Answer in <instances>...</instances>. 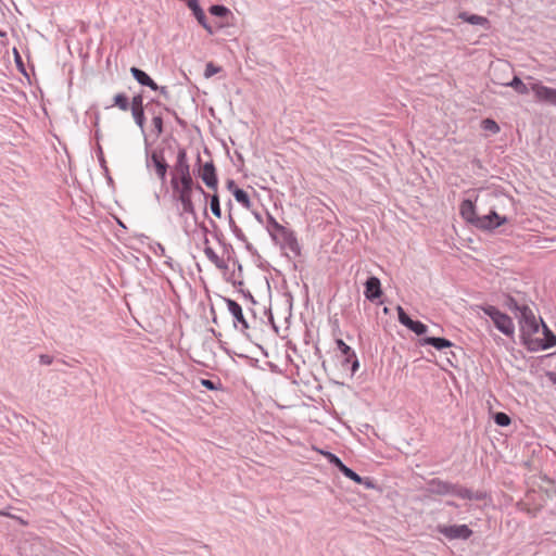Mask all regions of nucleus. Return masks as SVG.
<instances>
[{
    "instance_id": "f257e3e1",
    "label": "nucleus",
    "mask_w": 556,
    "mask_h": 556,
    "mask_svg": "<svg viewBox=\"0 0 556 556\" xmlns=\"http://www.w3.org/2000/svg\"><path fill=\"white\" fill-rule=\"evenodd\" d=\"M172 188L175 199L179 202V216L182 218L185 231L190 230V215H195V208L192 202L193 182L179 184L177 177H172Z\"/></svg>"
},
{
    "instance_id": "39448f33",
    "label": "nucleus",
    "mask_w": 556,
    "mask_h": 556,
    "mask_svg": "<svg viewBox=\"0 0 556 556\" xmlns=\"http://www.w3.org/2000/svg\"><path fill=\"white\" fill-rule=\"evenodd\" d=\"M506 223L507 218L505 216H500L494 210H491L489 214L476 219L475 227L482 230H493Z\"/></svg>"
},
{
    "instance_id": "9b49d317",
    "label": "nucleus",
    "mask_w": 556,
    "mask_h": 556,
    "mask_svg": "<svg viewBox=\"0 0 556 556\" xmlns=\"http://www.w3.org/2000/svg\"><path fill=\"white\" fill-rule=\"evenodd\" d=\"M365 296L369 301H375L382 294L381 282L379 278L371 276L365 282Z\"/></svg>"
},
{
    "instance_id": "49530a36",
    "label": "nucleus",
    "mask_w": 556,
    "mask_h": 556,
    "mask_svg": "<svg viewBox=\"0 0 556 556\" xmlns=\"http://www.w3.org/2000/svg\"><path fill=\"white\" fill-rule=\"evenodd\" d=\"M352 358H353V361H352V368L351 369H352V372L354 374L357 370V368L359 366V363H358V359L356 358L355 354H354V356H351V359Z\"/></svg>"
},
{
    "instance_id": "a18cd8bd",
    "label": "nucleus",
    "mask_w": 556,
    "mask_h": 556,
    "mask_svg": "<svg viewBox=\"0 0 556 556\" xmlns=\"http://www.w3.org/2000/svg\"><path fill=\"white\" fill-rule=\"evenodd\" d=\"M226 187H227V189H228L232 194H233V190H236V189H240V188L236 185V182H235L233 180H231V179H229V180L227 181Z\"/></svg>"
},
{
    "instance_id": "aec40b11",
    "label": "nucleus",
    "mask_w": 556,
    "mask_h": 556,
    "mask_svg": "<svg viewBox=\"0 0 556 556\" xmlns=\"http://www.w3.org/2000/svg\"><path fill=\"white\" fill-rule=\"evenodd\" d=\"M204 254L210 262H212L217 268L224 269L226 268L225 261L220 258L216 252L211 247L204 248Z\"/></svg>"
},
{
    "instance_id": "b1692460",
    "label": "nucleus",
    "mask_w": 556,
    "mask_h": 556,
    "mask_svg": "<svg viewBox=\"0 0 556 556\" xmlns=\"http://www.w3.org/2000/svg\"><path fill=\"white\" fill-rule=\"evenodd\" d=\"M505 86L514 88L519 94H527L529 92L528 86L518 76H515L513 80L506 83Z\"/></svg>"
},
{
    "instance_id": "7c9ffc66",
    "label": "nucleus",
    "mask_w": 556,
    "mask_h": 556,
    "mask_svg": "<svg viewBox=\"0 0 556 556\" xmlns=\"http://www.w3.org/2000/svg\"><path fill=\"white\" fill-rule=\"evenodd\" d=\"M396 311H397L399 321L402 325H404L405 327L409 328L414 320L405 313V311L403 309L402 306H397Z\"/></svg>"
},
{
    "instance_id": "7ed1b4c3",
    "label": "nucleus",
    "mask_w": 556,
    "mask_h": 556,
    "mask_svg": "<svg viewBox=\"0 0 556 556\" xmlns=\"http://www.w3.org/2000/svg\"><path fill=\"white\" fill-rule=\"evenodd\" d=\"M437 531L447 540H468L472 535V530L467 525H438Z\"/></svg>"
},
{
    "instance_id": "de8ad7c7",
    "label": "nucleus",
    "mask_w": 556,
    "mask_h": 556,
    "mask_svg": "<svg viewBox=\"0 0 556 556\" xmlns=\"http://www.w3.org/2000/svg\"><path fill=\"white\" fill-rule=\"evenodd\" d=\"M193 189L198 190V192L202 193L205 198L207 197V193L204 191V189L200 185H193Z\"/></svg>"
},
{
    "instance_id": "473e14b6",
    "label": "nucleus",
    "mask_w": 556,
    "mask_h": 556,
    "mask_svg": "<svg viewBox=\"0 0 556 556\" xmlns=\"http://www.w3.org/2000/svg\"><path fill=\"white\" fill-rule=\"evenodd\" d=\"M482 127L484 130L491 131L492 134H497L500 131L497 123L490 118L482 121Z\"/></svg>"
},
{
    "instance_id": "a878e982",
    "label": "nucleus",
    "mask_w": 556,
    "mask_h": 556,
    "mask_svg": "<svg viewBox=\"0 0 556 556\" xmlns=\"http://www.w3.org/2000/svg\"><path fill=\"white\" fill-rule=\"evenodd\" d=\"M543 328L545 333V340L544 343H542L541 348L543 350H547L556 344V337L548 330V328L544 324Z\"/></svg>"
},
{
    "instance_id": "f8f14e48",
    "label": "nucleus",
    "mask_w": 556,
    "mask_h": 556,
    "mask_svg": "<svg viewBox=\"0 0 556 556\" xmlns=\"http://www.w3.org/2000/svg\"><path fill=\"white\" fill-rule=\"evenodd\" d=\"M188 8L192 11V13H193L194 17L197 18V21L199 22V24L205 30H207L210 34H213V28L211 27L210 24H207L205 13L202 10V8L200 7L199 1L198 0H191L188 3Z\"/></svg>"
},
{
    "instance_id": "9d476101",
    "label": "nucleus",
    "mask_w": 556,
    "mask_h": 556,
    "mask_svg": "<svg viewBox=\"0 0 556 556\" xmlns=\"http://www.w3.org/2000/svg\"><path fill=\"white\" fill-rule=\"evenodd\" d=\"M225 301H226V305H227L229 313L235 318V326L240 324L242 329H248L249 325H248L247 319L243 316L241 305L231 299H226Z\"/></svg>"
},
{
    "instance_id": "a19ab883",
    "label": "nucleus",
    "mask_w": 556,
    "mask_h": 556,
    "mask_svg": "<svg viewBox=\"0 0 556 556\" xmlns=\"http://www.w3.org/2000/svg\"><path fill=\"white\" fill-rule=\"evenodd\" d=\"M200 382L207 390H219L220 389V383H216L210 379H201Z\"/></svg>"
},
{
    "instance_id": "2eb2a0df",
    "label": "nucleus",
    "mask_w": 556,
    "mask_h": 556,
    "mask_svg": "<svg viewBox=\"0 0 556 556\" xmlns=\"http://www.w3.org/2000/svg\"><path fill=\"white\" fill-rule=\"evenodd\" d=\"M130 73L140 85L147 86L154 91L159 89V86L155 84V81L142 70L132 66L130 68Z\"/></svg>"
},
{
    "instance_id": "72a5a7b5",
    "label": "nucleus",
    "mask_w": 556,
    "mask_h": 556,
    "mask_svg": "<svg viewBox=\"0 0 556 556\" xmlns=\"http://www.w3.org/2000/svg\"><path fill=\"white\" fill-rule=\"evenodd\" d=\"M326 455H327V457H328V459H329L330 464H332L333 466H336V467H337V468H338L342 473H343V470H344L345 468H349V467H348V466H345V465L342 463V460H341L338 456H336L334 454H332V453H329V452H328Z\"/></svg>"
},
{
    "instance_id": "bb28decb",
    "label": "nucleus",
    "mask_w": 556,
    "mask_h": 556,
    "mask_svg": "<svg viewBox=\"0 0 556 556\" xmlns=\"http://www.w3.org/2000/svg\"><path fill=\"white\" fill-rule=\"evenodd\" d=\"M131 115L135 119V123L140 128L141 132H144V123H146L144 110H131Z\"/></svg>"
},
{
    "instance_id": "412c9836",
    "label": "nucleus",
    "mask_w": 556,
    "mask_h": 556,
    "mask_svg": "<svg viewBox=\"0 0 556 556\" xmlns=\"http://www.w3.org/2000/svg\"><path fill=\"white\" fill-rule=\"evenodd\" d=\"M283 241H285V244L286 247L293 253L295 254H300V245H299V242L295 238V236L293 235L292 231H288L283 237H282Z\"/></svg>"
},
{
    "instance_id": "1a4fd4ad",
    "label": "nucleus",
    "mask_w": 556,
    "mask_h": 556,
    "mask_svg": "<svg viewBox=\"0 0 556 556\" xmlns=\"http://www.w3.org/2000/svg\"><path fill=\"white\" fill-rule=\"evenodd\" d=\"M531 90L539 101L556 105V89L544 86L541 83H534L531 86Z\"/></svg>"
},
{
    "instance_id": "a211bd4d",
    "label": "nucleus",
    "mask_w": 556,
    "mask_h": 556,
    "mask_svg": "<svg viewBox=\"0 0 556 556\" xmlns=\"http://www.w3.org/2000/svg\"><path fill=\"white\" fill-rule=\"evenodd\" d=\"M458 492V497L463 500L484 501L488 497V494L484 491H472L462 485Z\"/></svg>"
},
{
    "instance_id": "cd10ccee",
    "label": "nucleus",
    "mask_w": 556,
    "mask_h": 556,
    "mask_svg": "<svg viewBox=\"0 0 556 556\" xmlns=\"http://www.w3.org/2000/svg\"><path fill=\"white\" fill-rule=\"evenodd\" d=\"M210 208H211L212 214L215 217H217V218L222 217L219 198L216 193L211 197Z\"/></svg>"
},
{
    "instance_id": "4c0bfd02",
    "label": "nucleus",
    "mask_w": 556,
    "mask_h": 556,
    "mask_svg": "<svg viewBox=\"0 0 556 556\" xmlns=\"http://www.w3.org/2000/svg\"><path fill=\"white\" fill-rule=\"evenodd\" d=\"M220 72V67L214 65L212 62L207 63L204 71V76L210 78Z\"/></svg>"
},
{
    "instance_id": "6ab92c4d",
    "label": "nucleus",
    "mask_w": 556,
    "mask_h": 556,
    "mask_svg": "<svg viewBox=\"0 0 556 556\" xmlns=\"http://www.w3.org/2000/svg\"><path fill=\"white\" fill-rule=\"evenodd\" d=\"M268 231L273 240L277 241V236L283 237L289 230L280 225L271 215H268Z\"/></svg>"
},
{
    "instance_id": "0eeeda50",
    "label": "nucleus",
    "mask_w": 556,
    "mask_h": 556,
    "mask_svg": "<svg viewBox=\"0 0 556 556\" xmlns=\"http://www.w3.org/2000/svg\"><path fill=\"white\" fill-rule=\"evenodd\" d=\"M153 165L155 168V173L161 180V182H165L168 164L166 163L163 154L157 151H153L150 155V159L147 161V166Z\"/></svg>"
},
{
    "instance_id": "c756f323",
    "label": "nucleus",
    "mask_w": 556,
    "mask_h": 556,
    "mask_svg": "<svg viewBox=\"0 0 556 556\" xmlns=\"http://www.w3.org/2000/svg\"><path fill=\"white\" fill-rule=\"evenodd\" d=\"M396 311H397L399 321L402 325H404L405 327L409 328L414 320L405 313V311L403 309L402 306H397Z\"/></svg>"
},
{
    "instance_id": "20e7f679",
    "label": "nucleus",
    "mask_w": 556,
    "mask_h": 556,
    "mask_svg": "<svg viewBox=\"0 0 556 556\" xmlns=\"http://www.w3.org/2000/svg\"><path fill=\"white\" fill-rule=\"evenodd\" d=\"M177 177L179 184L193 182L190 165L188 163L187 153L185 149H179L177 153V160L174 165V175Z\"/></svg>"
},
{
    "instance_id": "603ef678",
    "label": "nucleus",
    "mask_w": 556,
    "mask_h": 556,
    "mask_svg": "<svg viewBox=\"0 0 556 556\" xmlns=\"http://www.w3.org/2000/svg\"><path fill=\"white\" fill-rule=\"evenodd\" d=\"M549 379L552 380L553 383L556 384V372L549 374Z\"/></svg>"
},
{
    "instance_id": "58836bf2",
    "label": "nucleus",
    "mask_w": 556,
    "mask_h": 556,
    "mask_svg": "<svg viewBox=\"0 0 556 556\" xmlns=\"http://www.w3.org/2000/svg\"><path fill=\"white\" fill-rule=\"evenodd\" d=\"M506 306L510 309V311H515V312H520L521 311V307L522 305L518 303V301L511 296H507L506 299Z\"/></svg>"
},
{
    "instance_id": "393cba45",
    "label": "nucleus",
    "mask_w": 556,
    "mask_h": 556,
    "mask_svg": "<svg viewBox=\"0 0 556 556\" xmlns=\"http://www.w3.org/2000/svg\"><path fill=\"white\" fill-rule=\"evenodd\" d=\"M113 105L122 111H127L129 109L128 98L124 93H117L113 98Z\"/></svg>"
},
{
    "instance_id": "3c124183",
    "label": "nucleus",
    "mask_w": 556,
    "mask_h": 556,
    "mask_svg": "<svg viewBox=\"0 0 556 556\" xmlns=\"http://www.w3.org/2000/svg\"><path fill=\"white\" fill-rule=\"evenodd\" d=\"M229 224H230L231 226H233V228H235V229H238V226L236 225V223H235V220H233V218H232V216H231V215H229Z\"/></svg>"
},
{
    "instance_id": "ea45409f",
    "label": "nucleus",
    "mask_w": 556,
    "mask_h": 556,
    "mask_svg": "<svg viewBox=\"0 0 556 556\" xmlns=\"http://www.w3.org/2000/svg\"><path fill=\"white\" fill-rule=\"evenodd\" d=\"M131 110H143V98L141 94L132 97Z\"/></svg>"
},
{
    "instance_id": "dca6fc26",
    "label": "nucleus",
    "mask_w": 556,
    "mask_h": 556,
    "mask_svg": "<svg viewBox=\"0 0 556 556\" xmlns=\"http://www.w3.org/2000/svg\"><path fill=\"white\" fill-rule=\"evenodd\" d=\"M421 345H431L434 349L441 351L446 348H451L453 343L445 339V338H439V337H426L420 340Z\"/></svg>"
},
{
    "instance_id": "2f4dec72",
    "label": "nucleus",
    "mask_w": 556,
    "mask_h": 556,
    "mask_svg": "<svg viewBox=\"0 0 556 556\" xmlns=\"http://www.w3.org/2000/svg\"><path fill=\"white\" fill-rule=\"evenodd\" d=\"M408 329L415 332L417 336H421L427 332L428 327L421 321L414 320Z\"/></svg>"
},
{
    "instance_id": "5701e85b",
    "label": "nucleus",
    "mask_w": 556,
    "mask_h": 556,
    "mask_svg": "<svg viewBox=\"0 0 556 556\" xmlns=\"http://www.w3.org/2000/svg\"><path fill=\"white\" fill-rule=\"evenodd\" d=\"M459 17L463 21H465V22H467V23H469L471 25H481V26H483V25L488 24V20L485 17L480 16V15H476V14H468V13L464 12V13L459 14Z\"/></svg>"
},
{
    "instance_id": "f03ea898",
    "label": "nucleus",
    "mask_w": 556,
    "mask_h": 556,
    "mask_svg": "<svg viewBox=\"0 0 556 556\" xmlns=\"http://www.w3.org/2000/svg\"><path fill=\"white\" fill-rule=\"evenodd\" d=\"M521 336L526 340L527 337H530L533 333H536L540 329V325L533 314L532 309L522 304L521 311L518 315Z\"/></svg>"
},
{
    "instance_id": "e433bc0d",
    "label": "nucleus",
    "mask_w": 556,
    "mask_h": 556,
    "mask_svg": "<svg viewBox=\"0 0 556 556\" xmlns=\"http://www.w3.org/2000/svg\"><path fill=\"white\" fill-rule=\"evenodd\" d=\"M483 313L488 315L492 321L495 320V318L502 313L500 309H497L495 306L488 305L482 308Z\"/></svg>"
},
{
    "instance_id": "f704fd0d",
    "label": "nucleus",
    "mask_w": 556,
    "mask_h": 556,
    "mask_svg": "<svg viewBox=\"0 0 556 556\" xmlns=\"http://www.w3.org/2000/svg\"><path fill=\"white\" fill-rule=\"evenodd\" d=\"M228 12L229 10L226 7L219 4H214L210 8V13L214 16L223 17L227 15Z\"/></svg>"
},
{
    "instance_id": "ddd939ff",
    "label": "nucleus",
    "mask_w": 556,
    "mask_h": 556,
    "mask_svg": "<svg viewBox=\"0 0 556 556\" xmlns=\"http://www.w3.org/2000/svg\"><path fill=\"white\" fill-rule=\"evenodd\" d=\"M493 323L495 327L505 336H511L515 331V326L511 318L504 313H501Z\"/></svg>"
},
{
    "instance_id": "423d86ee",
    "label": "nucleus",
    "mask_w": 556,
    "mask_h": 556,
    "mask_svg": "<svg viewBox=\"0 0 556 556\" xmlns=\"http://www.w3.org/2000/svg\"><path fill=\"white\" fill-rule=\"evenodd\" d=\"M428 490L432 494L437 495H454L458 497V491L460 490V485L453 484L446 481H442L440 479H432L428 483Z\"/></svg>"
},
{
    "instance_id": "79ce46f5",
    "label": "nucleus",
    "mask_w": 556,
    "mask_h": 556,
    "mask_svg": "<svg viewBox=\"0 0 556 556\" xmlns=\"http://www.w3.org/2000/svg\"><path fill=\"white\" fill-rule=\"evenodd\" d=\"M152 124L156 129L157 134H161L163 131V119L161 116H154L152 118Z\"/></svg>"
},
{
    "instance_id": "37998d69",
    "label": "nucleus",
    "mask_w": 556,
    "mask_h": 556,
    "mask_svg": "<svg viewBox=\"0 0 556 556\" xmlns=\"http://www.w3.org/2000/svg\"><path fill=\"white\" fill-rule=\"evenodd\" d=\"M0 516H7V517H10V518H13V519H16L20 523L26 526L27 522L25 520H23L21 517H17V516H14V515H11L9 513H5L3 510H0Z\"/></svg>"
},
{
    "instance_id": "4be33fe9",
    "label": "nucleus",
    "mask_w": 556,
    "mask_h": 556,
    "mask_svg": "<svg viewBox=\"0 0 556 556\" xmlns=\"http://www.w3.org/2000/svg\"><path fill=\"white\" fill-rule=\"evenodd\" d=\"M232 195L236 199V201L238 203H240L243 207L250 208L252 206L251 199H250L248 192L244 191L243 189L240 188V189L233 190Z\"/></svg>"
},
{
    "instance_id": "c9c22d12",
    "label": "nucleus",
    "mask_w": 556,
    "mask_h": 556,
    "mask_svg": "<svg viewBox=\"0 0 556 556\" xmlns=\"http://www.w3.org/2000/svg\"><path fill=\"white\" fill-rule=\"evenodd\" d=\"M494 421L501 427H506L510 424V418L507 414L500 412L495 414Z\"/></svg>"
},
{
    "instance_id": "c03bdc74",
    "label": "nucleus",
    "mask_w": 556,
    "mask_h": 556,
    "mask_svg": "<svg viewBox=\"0 0 556 556\" xmlns=\"http://www.w3.org/2000/svg\"><path fill=\"white\" fill-rule=\"evenodd\" d=\"M39 361H40V364H42V365H50L52 363V357L49 355L42 354V355H40Z\"/></svg>"
},
{
    "instance_id": "09e8293b",
    "label": "nucleus",
    "mask_w": 556,
    "mask_h": 556,
    "mask_svg": "<svg viewBox=\"0 0 556 556\" xmlns=\"http://www.w3.org/2000/svg\"><path fill=\"white\" fill-rule=\"evenodd\" d=\"M157 90H160V92H161L164 97H167L168 91H167V88H166V87H159V89H157Z\"/></svg>"
},
{
    "instance_id": "5fc2aeb1",
    "label": "nucleus",
    "mask_w": 556,
    "mask_h": 556,
    "mask_svg": "<svg viewBox=\"0 0 556 556\" xmlns=\"http://www.w3.org/2000/svg\"><path fill=\"white\" fill-rule=\"evenodd\" d=\"M5 34L0 30V37H3Z\"/></svg>"
},
{
    "instance_id": "c85d7f7f",
    "label": "nucleus",
    "mask_w": 556,
    "mask_h": 556,
    "mask_svg": "<svg viewBox=\"0 0 556 556\" xmlns=\"http://www.w3.org/2000/svg\"><path fill=\"white\" fill-rule=\"evenodd\" d=\"M337 345H338L339 350L342 352V354L345 356V363H350L351 362V356H354L355 353L341 339L337 340Z\"/></svg>"
},
{
    "instance_id": "8fccbe9b",
    "label": "nucleus",
    "mask_w": 556,
    "mask_h": 556,
    "mask_svg": "<svg viewBox=\"0 0 556 556\" xmlns=\"http://www.w3.org/2000/svg\"><path fill=\"white\" fill-rule=\"evenodd\" d=\"M14 54H15L16 63H17V64H22V62H21V56H20L18 52H17L15 49H14Z\"/></svg>"
},
{
    "instance_id": "6e6552de",
    "label": "nucleus",
    "mask_w": 556,
    "mask_h": 556,
    "mask_svg": "<svg viewBox=\"0 0 556 556\" xmlns=\"http://www.w3.org/2000/svg\"><path fill=\"white\" fill-rule=\"evenodd\" d=\"M199 176L207 188L216 190L218 186V179L216 169L213 162H206L199 169Z\"/></svg>"
},
{
    "instance_id": "4468645a",
    "label": "nucleus",
    "mask_w": 556,
    "mask_h": 556,
    "mask_svg": "<svg viewBox=\"0 0 556 556\" xmlns=\"http://www.w3.org/2000/svg\"><path fill=\"white\" fill-rule=\"evenodd\" d=\"M459 212L466 222L473 226L476 225V219L479 218V215L476 213L475 204L470 200H464L460 203Z\"/></svg>"
},
{
    "instance_id": "864d4df0",
    "label": "nucleus",
    "mask_w": 556,
    "mask_h": 556,
    "mask_svg": "<svg viewBox=\"0 0 556 556\" xmlns=\"http://www.w3.org/2000/svg\"><path fill=\"white\" fill-rule=\"evenodd\" d=\"M447 504H448L450 506H456V505H455V503H453V502H447Z\"/></svg>"
},
{
    "instance_id": "f3484780",
    "label": "nucleus",
    "mask_w": 556,
    "mask_h": 556,
    "mask_svg": "<svg viewBox=\"0 0 556 556\" xmlns=\"http://www.w3.org/2000/svg\"><path fill=\"white\" fill-rule=\"evenodd\" d=\"M343 475H344L346 478H349V479L353 480V481H354V482H356V483L364 484V486H365L366 489H368V490H370V489H375V488H376V484H375V482H374V480H372V479H370V478H363V477H361L358 473H356L355 471H353L351 468H345V469L343 470Z\"/></svg>"
}]
</instances>
